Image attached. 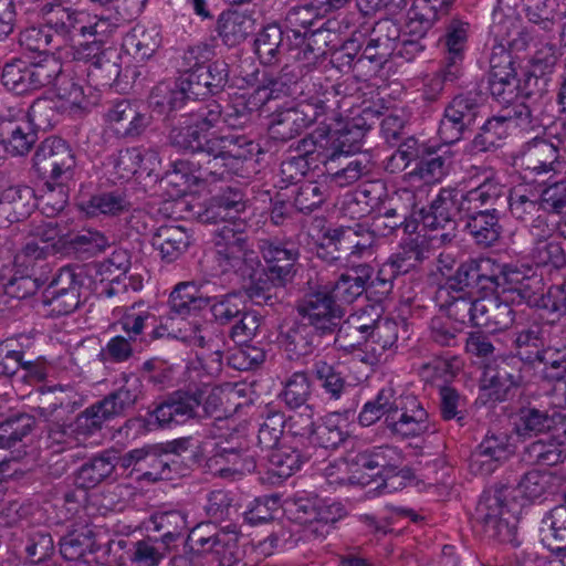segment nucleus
<instances>
[{"mask_svg": "<svg viewBox=\"0 0 566 566\" xmlns=\"http://www.w3.org/2000/svg\"><path fill=\"white\" fill-rule=\"evenodd\" d=\"M259 248L266 266L258 279L252 280L249 292L258 304L273 306L280 301L277 290L295 275L300 249L293 241L281 239L262 240Z\"/></svg>", "mask_w": 566, "mask_h": 566, "instance_id": "nucleus-1", "label": "nucleus"}, {"mask_svg": "<svg viewBox=\"0 0 566 566\" xmlns=\"http://www.w3.org/2000/svg\"><path fill=\"white\" fill-rule=\"evenodd\" d=\"M323 240L318 255L328 262H342L347 268L369 264L367 260L376 253L377 235L367 223L355 222L327 229Z\"/></svg>", "mask_w": 566, "mask_h": 566, "instance_id": "nucleus-2", "label": "nucleus"}, {"mask_svg": "<svg viewBox=\"0 0 566 566\" xmlns=\"http://www.w3.org/2000/svg\"><path fill=\"white\" fill-rule=\"evenodd\" d=\"M537 378L532 350L516 355H502L490 361L484 369L482 390L493 401H503L513 388L532 382Z\"/></svg>", "mask_w": 566, "mask_h": 566, "instance_id": "nucleus-3", "label": "nucleus"}, {"mask_svg": "<svg viewBox=\"0 0 566 566\" xmlns=\"http://www.w3.org/2000/svg\"><path fill=\"white\" fill-rule=\"evenodd\" d=\"M107 18H101L92 25H81L80 34L91 35L93 40L84 41L75 45L65 46L61 55L72 62H83L90 64L96 70H104L108 80L117 78L120 73L119 65L114 61L117 56L116 49L107 46L103 36L106 32H112Z\"/></svg>", "mask_w": 566, "mask_h": 566, "instance_id": "nucleus-4", "label": "nucleus"}, {"mask_svg": "<svg viewBox=\"0 0 566 566\" xmlns=\"http://www.w3.org/2000/svg\"><path fill=\"white\" fill-rule=\"evenodd\" d=\"M501 286L503 296L512 304H526L530 307H548L544 294L543 279L531 268H517L510 264H501Z\"/></svg>", "mask_w": 566, "mask_h": 566, "instance_id": "nucleus-5", "label": "nucleus"}, {"mask_svg": "<svg viewBox=\"0 0 566 566\" xmlns=\"http://www.w3.org/2000/svg\"><path fill=\"white\" fill-rule=\"evenodd\" d=\"M57 72L54 56H46L38 63L13 60L3 66L1 78L9 91L21 95L49 86Z\"/></svg>", "mask_w": 566, "mask_h": 566, "instance_id": "nucleus-6", "label": "nucleus"}, {"mask_svg": "<svg viewBox=\"0 0 566 566\" xmlns=\"http://www.w3.org/2000/svg\"><path fill=\"white\" fill-rule=\"evenodd\" d=\"M57 108H61L60 103L49 98H38L32 103L24 118L11 119V123L0 125L1 134L25 142H36L40 138H43L42 142H50V137H44V134L59 120Z\"/></svg>", "mask_w": 566, "mask_h": 566, "instance_id": "nucleus-7", "label": "nucleus"}, {"mask_svg": "<svg viewBox=\"0 0 566 566\" xmlns=\"http://www.w3.org/2000/svg\"><path fill=\"white\" fill-rule=\"evenodd\" d=\"M501 286V264L490 258L469 259L462 262L447 281V289L454 293L469 290L493 292Z\"/></svg>", "mask_w": 566, "mask_h": 566, "instance_id": "nucleus-8", "label": "nucleus"}, {"mask_svg": "<svg viewBox=\"0 0 566 566\" xmlns=\"http://www.w3.org/2000/svg\"><path fill=\"white\" fill-rule=\"evenodd\" d=\"M481 107V97L478 93L469 92L455 96L444 111L439 126L440 142H461L469 139L471 125L475 120Z\"/></svg>", "mask_w": 566, "mask_h": 566, "instance_id": "nucleus-9", "label": "nucleus"}, {"mask_svg": "<svg viewBox=\"0 0 566 566\" xmlns=\"http://www.w3.org/2000/svg\"><path fill=\"white\" fill-rule=\"evenodd\" d=\"M300 319L326 336L333 335L344 316L342 305L336 303L327 290L305 294L296 305Z\"/></svg>", "mask_w": 566, "mask_h": 566, "instance_id": "nucleus-10", "label": "nucleus"}, {"mask_svg": "<svg viewBox=\"0 0 566 566\" xmlns=\"http://www.w3.org/2000/svg\"><path fill=\"white\" fill-rule=\"evenodd\" d=\"M202 395V391L198 388L175 390L156 406L150 416L161 428L182 424L198 417Z\"/></svg>", "mask_w": 566, "mask_h": 566, "instance_id": "nucleus-11", "label": "nucleus"}, {"mask_svg": "<svg viewBox=\"0 0 566 566\" xmlns=\"http://www.w3.org/2000/svg\"><path fill=\"white\" fill-rule=\"evenodd\" d=\"M81 281L74 269L64 266L46 286L42 294V303L54 316L69 315L80 305Z\"/></svg>", "mask_w": 566, "mask_h": 566, "instance_id": "nucleus-12", "label": "nucleus"}, {"mask_svg": "<svg viewBox=\"0 0 566 566\" xmlns=\"http://www.w3.org/2000/svg\"><path fill=\"white\" fill-rule=\"evenodd\" d=\"M509 515L510 511L499 492L484 493L475 511V520L484 534L500 543H509L514 538L515 525L510 524Z\"/></svg>", "mask_w": 566, "mask_h": 566, "instance_id": "nucleus-13", "label": "nucleus"}, {"mask_svg": "<svg viewBox=\"0 0 566 566\" xmlns=\"http://www.w3.org/2000/svg\"><path fill=\"white\" fill-rule=\"evenodd\" d=\"M151 117L137 112L130 102H116L106 114L104 137L106 140L147 137Z\"/></svg>", "mask_w": 566, "mask_h": 566, "instance_id": "nucleus-14", "label": "nucleus"}, {"mask_svg": "<svg viewBox=\"0 0 566 566\" xmlns=\"http://www.w3.org/2000/svg\"><path fill=\"white\" fill-rule=\"evenodd\" d=\"M247 441L240 437L216 444L214 453L208 459V467L216 469L221 478H234L255 470V461L245 454Z\"/></svg>", "mask_w": 566, "mask_h": 566, "instance_id": "nucleus-15", "label": "nucleus"}, {"mask_svg": "<svg viewBox=\"0 0 566 566\" xmlns=\"http://www.w3.org/2000/svg\"><path fill=\"white\" fill-rule=\"evenodd\" d=\"M36 171L52 181L73 178L75 155L70 144H41L33 157Z\"/></svg>", "mask_w": 566, "mask_h": 566, "instance_id": "nucleus-16", "label": "nucleus"}, {"mask_svg": "<svg viewBox=\"0 0 566 566\" xmlns=\"http://www.w3.org/2000/svg\"><path fill=\"white\" fill-rule=\"evenodd\" d=\"M386 427L391 434L401 439L415 438L429 429V415L420 401L412 395H406V400L397 413L385 418Z\"/></svg>", "mask_w": 566, "mask_h": 566, "instance_id": "nucleus-17", "label": "nucleus"}, {"mask_svg": "<svg viewBox=\"0 0 566 566\" xmlns=\"http://www.w3.org/2000/svg\"><path fill=\"white\" fill-rule=\"evenodd\" d=\"M513 454L505 433L486 434L471 455L470 469L474 474L489 475Z\"/></svg>", "mask_w": 566, "mask_h": 566, "instance_id": "nucleus-18", "label": "nucleus"}, {"mask_svg": "<svg viewBox=\"0 0 566 566\" xmlns=\"http://www.w3.org/2000/svg\"><path fill=\"white\" fill-rule=\"evenodd\" d=\"M355 461L363 469H379L377 474L384 478L386 486L388 479L401 476L408 480L412 476L410 469L401 468L403 458L401 451L396 447L380 446L371 451L360 452L356 455Z\"/></svg>", "mask_w": 566, "mask_h": 566, "instance_id": "nucleus-19", "label": "nucleus"}, {"mask_svg": "<svg viewBox=\"0 0 566 566\" xmlns=\"http://www.w3.org/2000/svg\"><path fill=\"white\" fill-rule=\"evenodd\" d=\"M334 36L335 34L323 25L312 31H304L297 40H294V46L290 49L295 52L292 57L308 72L326 54V49Z\"/></svg>", "mask_w": 566, "mask_h": 566, "instance_id": "nucleus-20", "label": "nucleus"}, {"mask_svg": "<svg viewBox=\"0 0 566 566\" xmlns=\"http://www.w3.org/2000/svg\"><path fill=\"white\" fill-rule=\"evenodd\" d=\"M36 195L28 186L10 187L0 196V228L28 218L35 208Z\"/></svg>", "mask_w": 566, "mask_h": 566, "instance_id": "nucleus-21", "label": "nucleus"}, {"mask_svg": "<svg viewBox=\"0 0 566 566\" xmlns=\"http://www.w3.org/2000/svg\"><path fill=\"white\" fill-rule=\"evenodd\" d=\"M182 84L189 90L193 101L218 92L228 81L227 64L213 62L195 72L181 75Z\"/></svg>", "mask_w": 566, "mask_h": 566, "instance_id": "nucleus-22", "label": "nucleus"}, {"mask_svg": "<svg viewBox=\"0 0 566 566\" xmlns=\"http://www.w3.org/2000/svg\"><path fill=\"white\" fill-rule=\"evenodd\" d=\"M220 122L219 106L209 109L205 114H196L189 116H181L178 120V126H174L169 133L170 142H195L205 138L206 142H212L216 137L210 129Z\"/></svg>", "mask_w": 566, "mask_h": 566, "instance_id": "nucleus-23", "label": "nucleus"}, {"mask_svg": "<svg viewBox=\"0 0 566 566\" xmlns=\"http://www.w3.org/2000/svg\"><path fill=\"white\" fill-rule=\"evenodd\" d=\"M123 380L122 386L96 401L111 420L133 410L143 395V384L138 377L124 375Z\"/></svg>", "mask_w": 566, "mask_h": 566, "instance_id": "nucleus-24", "label": "nucleus"}, {"mask_svg": "<svg viewBox=\"0 0 566 566\" xmlns=\"http://www.w3.org/2000/svg\"><path fill=\"white\" fill-rule=\"evenodd\" d=\"M40 14L49 29L64 40L80 29L82 13L73 9L70 0H45Z\"/></svg>", "mask_w": 566, "mask_h": 566, "instance_id": "nucleus-25", "label": "nucleus"}, {"mask_svg": "<svg viewBox=\"0 0 566 566\" xmlns=\"http://www.w3.org/2000/svg\"><path fill=\"white\" fill-rule=\"evenodd\" d=\"M458 192L453 189H441L438 196L431 201L427 208L420 210L421 222L431 230L443 229L446 227L453 228L455 224L454 217L461 211L458 207Z\"/></svg>", "mask_w": 566, "mask_h": 566, "instance_id": "nucleus-26", "label": "nucleus"}, {"mask_svg": "<svg viewBox=\"0 0 566 566\" xmlns=\"http://www.w3.org/2000/svg\"><path fill=\"white\" fill-rule=\"evenodd\" d=\"M57 73L51 78L56 96L59 98L60 107L63 112H67L73 116L82 115L86 99L83 92V87L78 81L72 77L71 72L63 67V64L56 59Z\"/></svg>", "mask_w": 566, "mask_h": 566, "instance_id": "nucleus-27", "label": "nucleus"}, {"mask_svg": "<svg viewBox=\"0 0 566 566\" xmlns=\"http://www.w3.org/2000/svg\"><path fill=\"white\" fill-rule=\"evenodd\" d=\"M348 269L353 274L343 273L328 291L339 305L352 304L361 296L374 274V269L370 264H359Z\"/></svg>", "mask_w": 566, "mask_h": 566, "instance_id": "nucleus-28", "label": "nucleus"}, {"mask_svg": "<svg viewBox=\"0 0 566 566\" xmlns=\"http://www.w3.org/2000/svg\"><path fill=\"white\" fill-rule=\"evenodd\" d=\"M247 198L243 191L238 187H227L210 200L209 207L205 211V220L217 222L238 221L237 218L247 209Z\"/></svg>", "mask_w": 566, "mask_h": 566, "instance_id": "nucleus-29", "label": "nucleus"}, {"mask_svg": "<svg viewBox=\"0 0 566 566\" xmlns=\"http://www.w3.org/2000/svg\"><path fill=\"white\" fill-rule=\"evenodd\" d=\"M214 261L220 273L234 272L242 279L253 280L260 260L249 245L227 248L226 251H214Z\"/></svg>", "mask_w": 566, "mask_h": 566, "instance_id": "nucleus-30", "label": "nucleus"}, {"mask_svg": "<svg viewBox=\"0 0 566 566\" xmlns=\"http://www.w3.org/2000/svg\"><path fill=\"white\" fill-rule=\"evenodd\" d=\"M188 543L191 549L197 552H214L216 554H222L223 560H227L228 566H231L233 549L237 548L238 533L235 531L231 533L220 531L216 534L208 535L205 528L196 527L190 532Z\"/></svg>", "mask_w": 566, "mask_h": 566, "instance_id": "nucleus-31", "label": "nucleus"}, {"mask_svg": "<svg viewBox=\"0 0 566 566\" xmlns=\"http://www.w3.org/2000/svg\"><path fill=\"white\" fill-rule=\"evenodd\" d=\"M193 101L189 90L182 84L181 76L171 83L157 84L149 95V107L158 114H169L180 109L187 102Z\"/></svg>", "mask_w": 566, "mask_h": 566, "instance_id": "nucleus-32", "label": "nucleus"}, {"mask_svg": "<svg viewBox=\"0 0 566 566\" xmlns=\"http://www.w3.org/2000/svg\"><path fill=\"white\" fill-rule=\"evenodd\" d=\"M35 415L49 422L60 423L69 421L75 411V403L67 392L61 388H49L41 394L40 402L33 408Z\"/></svg>", "mask_w": 566, "mask_h": 566, "instance_id": "nucleus-33", "label": "nucleus"}, {"mask_svg": "<svg viewBox=\"0 0 566 566\" xmlns=\"http://www.w3.org/2000/svg\"><path fill=\"white\" fill-rule=\"evenodd\" d=\"M153 245L159 251L165 262L171 263L189 248L190 234L181 226L165 224L155 232Z\"/></svg>", "mask_w": 566, "mask_h": 566, "instance_id": "nucleus-34", "label": "nucleus"}, {"mask_svg": "<svg viewBox=\"0 0 566 566\" xmlns=\"http://www.w3.org/2000/svg\"><path fill=\"white\" fill-rule=\"evenodd\" d=\"M468 221L465 228L478 245L489 248L495 244L502 232L496 209L483 211H465Z\"/></svg>", "mask_w": 566, "mask_h": 566, "instance_id": "nucleus-35", "label": "nucleus"}, {"mask_svg": "<svg viewBox=\"0 0 566 566\" xmlns=\"http://www.w3.org/2000/svg\"><path fill=\"white\" fill-rule=\"evenodd\" d=\"M324 336L326 335L300 319L284 334L283 344L291 356H306L321 345Z\"/></svg>", "mask_w": 566, "mask_h": 566, "instance_id": "nucleus-36", "label": "nucleus"}, {"mask_svg": "<svg viewBox=\"0 0 566 566\" xmlns=\"http://www.w3.org/2000/svg\"><path fill=\"white\" fill-rule=\"evenodd\" d=\"M117 455L114 451H104L85 462L75 474V482L83 489L95 488L111 476L116 467Z\"/></svg>", "mask_w": 566, "mask_h": 566, "instance_id": "nucleus-37", "label": "nucleus"}, {"mask_svg": "<svg viewBox=\"0 0 566 566\" xmlns=\"http://www.w3.org/2000/svg\"><path fill=\"white\" fill-rule=\"evenodd\" d=\"M98 547L95 528L91 525L72 530L60 542V553L67 560H78Z\"/></svg>", "mask_w": 566, "mask_h": 566, "instance_id": "nucleus-38", "label": "nucleus"}, {"mask_svg": "<svg viewBox=\"0 0 566 566\" xmlns=\"http://www.w3.org/2000/svg\"><path fill=\"white\" fill-rule=\"evenodd\" d=\"M306 70L297 62L285 64L277 76L263 81L264 88L271 93L272 101L282 96H294L302 91L301 81Z\"/></svg>", "mask_w": 566, "mask_h": 566, "instance_id": "nucleus-39", "label": "nucleus"}, {"mask_svg": "<svg viewBox=\"0 0 566 566\" xmlns=\"http://www.w3.org/2000/svg\"><path fill=\"white\" fill-rule=\"evenodd\" d=\"M543 544L552 552L566 551V505H557L542 520Z\"/></svg>", "mask_w": 566, "mask_h": 566, "instance_id": "nucleus-40", "label": "nucleus"}, {"mask_svg": "<svg viewBox=\"0 0 566 566\" xmlns=\"http://www.w3.org/2000/svg\"><path fill=\"white\" fill-rule=\"evenodd\" d=\"M122 45L135 60H148L160 45L159 31L156 27L150 29L135 27L124 36Z\"/></svg>", "mask_w": 566, "mask_h": 566, "instance_id": "nucleus-41", "label": "nucleus"}, {"mask_svg": "<svg viewBox=\"0 0 566 566\" xmlns=\"http://www.w3.org/2000/svg\"><path fill=\"white\" fill-rule=\"evenodd\" d=\"M209 303L210 298L200 295L193 282L178 283L169 296L170 311L182 317L205 308Z\"/></svg>", "mask_w": 566, "mask_h": 566, "instance_id": "nucleus-42", "label": "nucleus"}, {"mask_svg": "<svg viewBox=\"0 0 566 566\" xmlns=\"http://www.w3.org/2000/svg\"><path fill=\"white\" fill-rule=\"evenodd\" d=\"M253 20L238 11L223 12L218 20V34L228 46L243 42L253 31Z\"/></svg>", "mask_w": 566, "mask_h": 566, "instance_id": "nucleus-43", "label": "nucleus"}, {"mask_svg": "<svg viewBox=\"0 0 566 566\" xmlns=\"http://www.w3.org/2000/svg\"><path fill=\"white\" fill-rule=\"evenodd\" d=\"M504 186L494 179H486L483 184L471 189L463 196L462 211H483L495 209L494 206L504 197Z\"/></svg>", "mask_w": 566, "mask_h": 566, "instance_id": "nucleus-44", "label": "nucleus"}, {"mask_svg": "<svg viewBox=\"0 0 566 566\" xmlns=\"http://www.w3.org/2000/svg\"><path fill=\"white\" fill-rule=\"evenodd\" d=\"M312 374L332 400H339L349 387L339 365L319 359L313 364Z\"/></svg>", "mask_w": 566, "mask_h": 566, "instance_id": "nucleus-45", "label": "nucleus"}, {"mask_svg": "<svg viewBox=\"0 0 566 566\" xmlns=\"http://www.w3.org/2000/svg\"><path fill=\"white\" fill-rule=\"evenodd\" d=\"M132 203L126 192L120 189L94 195L83 205L86 213L93 217L99 214L118 216L128 211Z\"/></svg>", "mask_w": 566, "mask_h": 566, "instance_id": "nucleus-46", "label": "nucleus"}, {"mask_svg": "<svg viewBox=\"0 0 566 566\" xmlns=\"http://www.w3.org/2000/svg\"><path fill=\"white\" fill-rule=\"evenodd\" d=\"M284 33L277 24L266 25L255 39V53L264 64H274L285 52Z\"/></svg>", "mask_w": 566, "mask_h": 566, "instance_id": "nucleus-47", "label": "nucleus"}, {"mask_svg": "<svg viewBox=\"0 0 566 566\" xmlns=\"http://www.w3.org/2000/svg\"><path fill=\"white\" fill-rule=\"evenodd\" d=\"M525 12L528 21L551 31L555 23L566 18V7L557 0H527Z\"/></svg>", "mask_w": 566, "mask_h": 566, "instance_id": "nucleus-48", "label": "nucleus"}, {"mask_svg": "<svg viewBox=\"0 0 566 566\" xmlns=\"http://www.w3.org/2000/svg\"><path fill=\"white\" fill-rule=\"evenodd\" d=\"M306 127V120L302 113L295 108L280 112L269 125V134L272 142H289L297 137Z\"/></svg>", "mask_w": 566, "mask_h": 566, "instance_id": "nucleus-49", "label": "nucleus"}, {"mask_svg": "<svg viewBox=\"0 0 566 566\" xmlns=\"http://www.w3.org/2000/svg\"><path fill=\"white\" fill-rule=\"evenodd\" d=\"M154 530L161 533V542L169 546L188 531L187 515L180 511L156 513L150 517Z\"/></svg>", "mask_w": 566, "mask_h": 566, "instance_id": "nucleus-50", "label": "nucleus"}, {"mask_svg": "<svg viewBox=\"0 0 566 566\" xmlns=\"http://www.w3.org/2000/svg\"><path fill=\"white\" fill-rule=\"evenodd\" d=\"M66 182L67 181H52L49 179L43 185L40 195L36 196L35 207H39L41 212L46 217H54L65 208L69 200Z\"/></svg>", "mask_w": 566, "mask_h": 566, "instance_id": "nucleus-51", "label": "nucleus"}, {"mask_svg": "<svg viewBox=\"0 0 566 566\" xmlns=\"http://www.w3.org/2000/svg\"><path fill=\"white\" fill-rule=\"evenodd\" d=\"M210 302L211 314L214 321L221 325L232 323L248 310L244 295L238 292L212 297Z\"/></svg>", "mask_w": 566, "mask_h": 566, "instance_id": "nucleus-52", "label": "nucleus"}, {"mask_svg": "<svg viewBox=\"0 0 566 566\" xmlns=\"http://www.w3.org/2000/svg\"><path fill=\"white\" fill-rule=\"evenodd\" d=\"M533 355L536 367H543L539 376L542 379L566 374V344L547 345L533 352Z\"/></svg>", "mask_w": 566, "mask_h": 566, "instance_id": "nucleus-53", "label": "nucleus"}, {"mask_svg": "<svg viewBox=\"0 0 566 566\" xmlns=\"http://www.w3.org/2000/svg\"><path fill=\"white\" fill-rule=\"evenodd\" d=\"M29 235L33 239L46 243L45 245H56V253L66 245L69 229L62 222L49 217V219L33 220L30 223Z\"/></svg>", "mask_w": 566, "mask_h": 566, "instance_id": "nucleus-54", "label": "nucleus"}, {"mask_svg": "<svg viewBox=\"0 0 566 566\" xmlns=\"http://www.w3.org/2000/svg\"><path fill=\"white\" fill-rule=\"evenodd\" d=\"M312 396L311 380L305 371L293 373L285 381L280 395L290 409L306 407Z\"/></svg>", "mask_w": 566, "mask_h": 566, "instance_id": "nucleus-55", "label": "nucleus"}, {"mask_svg": "<svg viewBox=\"0 0 566 566\" xmlns=\"http://www.w3.org/2000/svg\"><path fill=\"white\" fill-rule=\"evenodd\" d=\"M530 258L537 266H552L554 269L566 266V251L562 242L552 238L533 241Z\"/></svg>", "mask_w": 566, "mask_h": 566, "instance_id": "nucleus-56", "label": "nucleus"}, {"mask_svg": "<svg viewBox=\"0 0 566 566\" xmlns=\"http://www.w3.org/2000/svg\"><path fill=\"white\" fill-rule=\"evenodd\" d=\"M426 249L422 243L412 239L400 245L385 263L394 270L397 275L406 274L424 259Z\"/></svg>", "mask_w": 566, "mask_h": 566, "instance_id": "nucleus-57", "label": "nucleus"}, {"mask_svg": "<svg viewBox=\"0 0 566 566\" xmlns=\"http://www.w3.org/2000/svg\"><path fill=\"white\" fill-rule=\"evenodd\" d=\"M304 460L297 449L283 446L269 452V471L281 479H286L300 469Z\"/></svg>", "mask_w": 566, "mask_h": 566, "instance_id": "nucleus-58", "label": "nucleus"}, {"mask_svg": "<svg viewBox=\"0 0 566 566\" xmlns=\"http://www.w3.org/2000/svg\"><path fill=\"white\" fill-rule=\"evenodd\" d=\"M370 35L373 42L380 49V55L390 56L398 49L402 36L399 24L392 19H380L375 23Z\"/></svg>", "mask_w": 566, "mask_h": 566, "instance_id": "nucleus-59", "label": "nucleus"}, {"mask_svg": "<svg viewBox=\"0 0 566 566\" xmlns=\"http://www.w3.org/2000/svg\"><path fill=\"white\" fill-rule=\"evenodd\" d=\"M553 422L552 412L533 407L522 408L516 421V431L520 436L531 437L548 432L549 424Z\"/></svg>", "mask_w": 566, "mask_h": 566, "instance_id": "nucleus-60", "label": "nucleus"}, {"mask_svg": "<svg viewBox=\"0 0 566 566\" xmlns=\"http://www.w3.org/2000/svg\"><path fill=\"white\" fill-rule=\"evenodd\" d=\"M32 427L33 419L25 413L6 419L0 423V448L14 447L30 434Z\"/></svg>", "mask_w": 566, "mask_h": 566, "instance_id": "nucleus-61", "label": "nucleus"}, {"mask_svg": "<svg viewBox=\"0 0 566 566\" xmlns=\"http://www.w3.org/2000/svg\"><path fill=\"white\" fill-rule=\"evenodd\" d=\"M543 209L541 195L521 192L520 189H516L510 196V211L517 220L531 222L542 214Z\"/></svg>", "mask_w": 566, "mask_h": 566, "instance_id": "nucleus-62", "label": "nucleus"}, {"mask_svg": "<svg viewBox=\"0 0 566 566\" xmlns=\"http://www.w3.org/2000/svg\"><path fill=\"white\" fill-rule=\"evenodd\" d=\"M553 476L541 470H531L524 473L518 480L515 491L525 500L541 497L552 486Z\"/></svg>", "mask_w": 566, "mask_h": 566, "instance_id": "nucleus-63", "label": "nucleus"}, {"mask_svg": "<svg viewBox=\"0 0 566 566\" xmlns=\"http://www.w3.org/2000/svg\"><path fill=\"white\" fill-rule=\"evenodd\" d=\"M19 42L27 50L40 53H45L50 49H57L60 46L54 39V34L45 23L24 29L20 33Z\"/></svg>", "mask_w": 566, "mask_h": 566, "instance_id": "nucleus-64", "label": "nucleus"}]
</instances>
